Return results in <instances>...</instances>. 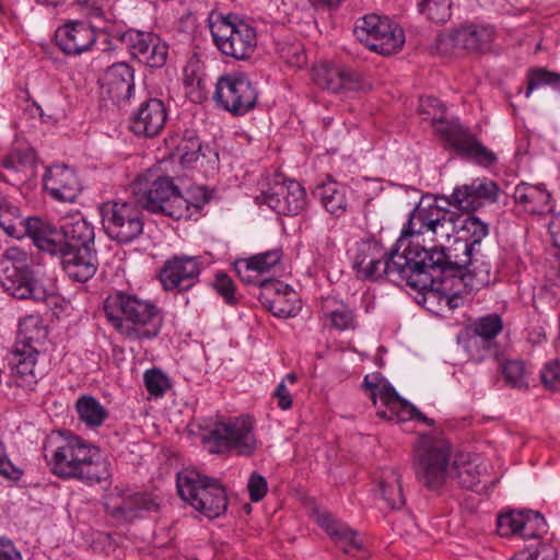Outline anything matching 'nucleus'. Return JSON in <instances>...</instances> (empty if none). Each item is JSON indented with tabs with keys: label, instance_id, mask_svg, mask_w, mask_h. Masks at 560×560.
<instances>
[{
	"label": "nucleus",
	"instance_id": "obj_15",
	"mask_svg": "<svg viewBox=\"0 0 560 560\" xmlns=\"http://www.w3.org/2000/svg\"><path fill=\"white\" fill-rule=\"evenodd\" d=\"M131 56L150 68H161L165 65L168 46L152 33L128 31L122 35Z\"/></svg>",
	"mask_w": 560,
	"mask_h": 560
},
{
	"label": "nucleus",
	"instance_id": "obj_17",
	"mask_svg": "<svg viewBox=\"0 0 560 560\" xmlns=\"http://www.w3.org/2000/svg\"><path fill=\"white\" fill-rule=\"evenodd\" d=\"M167 144L173 148L172 155L178 158L185 167H194L198 162L203 165V161L214 167L219 161L218 152L203 144L194 130H185L183 137H172Z\"/></svg>",
	"mask_w": 560,
	"mask_h": 560
},
{
	"label": "nucleus",
	"instance_id": "obj_33",
	"mask_svg": "<svg viewBox=\"0 0 560 560\" xmlns=\"http://www.w3.org/2000/svg\"><path fill=\"white\" fill-rule=\"evenodd\" d=\"M485 470L486 467L480 465L478 457L462 454L454 460L453 477L463 488L479 491L485 488L480 486Z\"/></svg>",
	"mask_w": 560,
	"mask_h": 560
},
{
	"label": "nucleus",
	"instance_id": "obj_48",
	"mask_svg": "<svg viewBox=\"0 0 560 560\" xmlns=\"http://www.w3.org/2000/svg\"><path fill=\"white\" fill-rule=\"evenodd\" d=\"M558 551L551 544H528L512 560H557Z\"/></svg>",
	"mask_w": 560,
	"mask_h": 560
},
{
	"label": "nucleus",
	"instance_id": "obj_38",
	"mask_svg": "<svg viewBox=\"0 0 560 560\" xmlns=\"http://www.w3.org/2000/svg\"><path fill=\"white\" fill-rule=\"evenodd\" d=\"M79 420L89 429H97L108 418V410L92 395H81L74 405Z\"/></svg>",
	"mask_w": 560,
	"mask_h": 560
},
{
	"label": "nucleus",
	"instance_id": "obj_19",
	"mask_svg": "<svg viewBox=\"0 0 560 560\" xmlns=\"http://www.w3.org/2000/svg\"><path fill=\"white\" fill-rule=\"evenodd\" d=\"M312 78L319 88L334 94L348 95L361 89L359 75L340 66L326 63L315 66Z\"/></svg>",
	"mask_w": 560,
	"mask_h": 560
},
{
	"label": "nucleus",
	"instance_id": "obj_51",
	"mask_svg": "<svg viewBox=\"0 0 560 560\" xmlns=\"http://www.w3.org/2000/svg\"><path fill=\"white\" fill-rule=\"evenodd\" d=\"M523 513L524 512H506L500 514L497 518V533L501 537L518 535Z\"/></svg>",
	"mask_w": 560,
	"mask_h": 560
},
{
	"label": "nucleus",
	"instance_id": "obj_28",
	"mask_svg": "<svg viewBox=\"0 0 560 560\" xmlns=\"http://www.w3.org/2000/svg\"><path fill=\"white\" fill-rule=\"evenodd\" d=\"M513 198L534 214H547L553 210L551 195L544 185L521 183L514 188Z\"/></svg>",
	"mask_w": 560,
	"mask_h": 560
},
{
	"label": "nucleus",
	"instance_id": "obj_46",
	"mask_svg": "<svg viewBox=\"0 0 560 560\" xmlns=\"http://www.w3.org/2000/svg\"><path fill=\"white\" fill-rule=\"evenodd\" d=\"M417 5L419 12L434 23H445L452 15V0H418Z\"/></svg>",
	"mask_w": 560,
	"mask_h": 560
},
{
	"label": "nucleus",
	"instance_id": "obj_1",
	"mask_svg": "<svg viewBox=\"0 0 560 560\" xmlns=\"http://www.w3.org/2000/svg\"><path fill=\"white\" fill-rule=\"evenodd\" d=\"M419 271L431 280L424 288H413L422 293L424 301H439L448 310L464 303L466 294L478 291L490 283V264L486 259L462 258L444 247L420 250Z\"/></svg>",
	"mask_w": 560,
	"mask_h": 560
},
{
	"label": "nucleus",
	"instance_id": "obj_7",
	"mask_svg": "<svg viewBox=\"0 0 560 560\" xmlns=\"http://www.w3.org/2000/svg\"><path fill=\"white\" fill-rule=\"evenodd\" d=\"M132 195L137 202L152 213H161L180 219L188 211V201L182 195L174 178L160 175L156 171H147L132 184Z\"/></svg>",
	"mask_w": 560,
	"mask_h": 560
},
{
	"label": "nucleus",
	"instance_id": "obj_26",
	"mask_svg": "<svg viewBox=\"0 0 560 560\" xmlns=\"http://www.w3.org/2000/svg\"><path fill=\"white\" fill-rule=\"evenodd\" d=\"M317 523L342 552L357 556L362 550L363 542L358 532L336 520L330 513L318 514Z\"/></svg>",
	"mask_w": 560,
	"mask_h": 560
},
{
	"label": "nucleus",
	"instance_id": "obj_47",
	"mask_svg": "<svg viewBox=\"0 0 560 560\" xmlns=\"http://www.w3.org/2000/svg\"><path fill=\"white\" fill-rule=\"evenodd\" d=\"M27 268L32 267L30 266V256L25 250L15 246L4 250L0 259V276L9 273L11 269L18 271Z\"/></svg>",
	"mask_w": 560,
	"mask_h": 560
},
{
	"label": "nucleus",
	"instance_id": "obj_63",
	"mask_svg": "<svg viewBox=\"0 0 560 560\" xmlns=\"http://www.w3.org/2000/svg\"><path fill=\"white\" fill-rule=\"evenodd\" d=\"M86 14L90 19V27L94 31V28L103 30V22H107L108 19L105 16V12L102 8L96 4H90L86 9Z\"/></svg>",
	"mask_w": 560,
	"mask_h": 560
},
{
	"label": "nucleus",
	"instance_id": "obj_57",
	"mask_svg": "<svg viewBox=\"0 0 560 560\" xmlns=\"http://www.w3.org/2000/svg\"><path fill=\"white\" fill-rule=\"evenodd\" d=\"M144 88L147 94L145 97L140 102V105H151L152 103H155V105H165V103L168 102V100L163 97V91L161 86H159L152 78L145 79Z\"/></svg>",
	"mask_w": 560,
	"mask_h": 560
},
{
	"label": "nucleus",
	"instance_id": "obj_12",
	"mask_svg": "<svg viewBox=\"0 0 560 560\" xmlns=\"http://www.w3.org/2000/svg\"><path fill=\"white\" fill-rule=\"evenodd\" d=\"M210 27L214 44L222 54L245 60L255 51L256 30L247 22L226 16L213 22Z\"/></svg>",
	"mask_w": 560,
	"mask_h": 560
},
{
	"label": "nucleus",
	"instance_id": "obj_9",
	"mask_svg": "<svg viewBox=\"0 0 560 560\" xmlns=\"http://www.w3.org/2000/svg\"><path fill=\"white\" fill-rule=\"evenodd\" d=\"M142 209L136 198L104 202L100 207L104 232L117 243H131L143 232Z\"/></svg>",
	"mask_w": 560,
	"mask_h": 560
},
{
	"label": "nucleus",
	"instance_id": "obj_40",
	"mask_svg": "<svg viewBox=\"0 0 560 560\" xmlns=\"http://www.w3.org/2000/svg\"><path fill=\"white\" fill-rule=\"evenodd\" d=\"M36 217L23 219L20 209L7 199L0 201V228L9 236L21 238L24 234L28 236L26 222Z\"/></svg>",
	"mask_w": 560,
	"mask_h": 560
},
{
	"label": "nucleus",
	"instance_id": "obj_36",
	"mask_svg": "<svg viewBox=\"0 0 560 560\" xmlns=\"http://www.w3.org/2000/svg\"><path fill=\"white\" fill-rule=\"evenodd\" d=\"M160 504L154 498L149 494L136 493L121 501V503L114 505L110 513L117 520L132 521L140 517L142 512L158 511Z\"/></svg>",
	"mask_w": 560,
	"mask_h": 560
},
{
	"label": "nucleus",
	"instance_id": "obj_20",
	"mask_svg": "<svg viewBox=\"0 0 560 560\" xmlns=\"http://www.w3.org/2000/svg\"><path fill=\"white\" fill-rule=\"evenodd\" d=\"M0 282L5 292L19 300H33L43 302L47 298V290L32 268L9 270L0 276Z\"/></svg>",
	"mask_w": 560,
	"mask_h": 560
},
{
	"label": "nucleus",
	"instance_id": "obj_50",
	"mask_svg": "<svg viewBox=\"0 0 560 560\" xmlns=\"http://www.w3.org/2000/svg\"><path fill=\"white\" fill-rule=\"evenodd\" d=\"M282 257L281 249H271L265 253H259L247 258L250 265L255 268L256 273L261 276L265 272L270 271L277 266Z\"/></svg>",
	"mask_w": 560,
	"mask_h": 560
},
{
	"label": "nucleus",
	"instance_id": "obj_49",
	"mask_svg": "<svg viewBox=\"0 0 560 560\" xmlns=\"http://www.w3.org/2000/svg\"><path fill=\"white\" fill-rule=\"evenodd\" d=\"M5 168H13L16 172L30 171L36 166V154L33 149L16 150L3 161Z\"/></svg>",
	"mask_w": 560,
	"mask_h": 560
},
{
	"label": "nucleus",
	"instance_id": "obj_31",
	"mask_svg": "<svg viewBox=\"0 0 560 560\" xmlns=\"http://www.w3.org/2000/svg\"><path fill=\"white\" fill-rule=\"evenodd\" d=\"M62 243L71 244L73 247L95 248L94 228L82 217H73L63 222L58 229Z\"/></svg>",
	"mask_w": 560,
	"mask_h": 560
},
{
	"label": "nucleus",
	"instance_id": "obj_42",
	"mask_svg": "<svg viewBox=\"0 0 560 560\" xmlns=\"http://www.w3.org/2000/svg\"><path fill=\"white\" fill-rule=\"evenodd\" d=\"M546 86L560 92V73L544 67L529 68L526 73L525 96L529 97L534 91Z\"/></svg>",
	"mask_w": 560,
	"mask_h": 560
},
{
	"label": "nucleus",
	"instance_id": "obj_37",
	"mask_svg": "<svg viewBox=\"0 0 560 560\" xmlns=\"http://www.w3.org/2000/svg\"><path fill=\"white\" fill-rule=\"evenodd\" d=\"M313 194L332 215L340 217L346 212V190L338 182L329 178L327 182L318 184Z\"/></svg>",
	"mask_w": 560,
	"mask_h": 560
},
{
	"label": "nucleus",
	"instance_id": "obj_61",
	"mask_svg": "<svg viewBox=\"0 0 560 560\" xmlns=\"http://www.w3.org/2000/svg\"><path fill=\"white\" fill-rule=\"evenodd\" d=\"M211 199L210 191L203 186L194 187L189 191L188 207L192 206L196 209H201L206 203H208Z\"/></svg>",
	"mask_w": 560,
	"mask_h": 560
},
{
	"label": "nucleus",
	"instance_id": "obj_64",
	"mask_svg": "<svg viewBox=\"0 0 560 560\" xmlns=\"http://www.w3.org/2000/svg\"><path fill=\"white\" fill-rule=\"evenodd\" d=\"M0 560H22L20 552L10 539L0 538Z\"/></svg>",
	"mask_w": 560,
	"mask_h": 560
},
{
	"label": "nucleus",
	"instance_id": "obj_52",
	"mask_svg": "<svg viewBox=\"0 0 560 560\" xmlns=\"http://www.w3.org/2000/svg\"><path fill=\"white\" fill-rule=\"evenodd\" d=\"M147 390L155 396H162L170 386L168 378L159 370L152 369L144 373Z\"/></svg>",
	"mask_w": 560,
	"mask_h": 560
},
{
	"label": "nucleus",
	"instance_id": "obj_54",
	"mask_svg": "<svg viewBox=\"0 0 560 560\" xmlns=\"http://www.w3.org/2000/svg\"><path fill=\"white\" fill-rule=\"evenodd\" d=\"M213 287L226 303L234 304L236 302L234 283L226 273H218L214 278Z\"/></svg>",
	"mask_w": 560,
	"mask_h": 560
},
{
	"label": "nucleus",
	"instance_id": "obj_60",
	"mask_svg": "<svg viewBox=\"0 0 560 560\" xmlns=\"http://www.w3.org/2000/svg\"><path fill=\"white\" fill-rule=\"evenodd\" d=\"M380 398L382 402L389 409L394 404H397L401 398L396 389L385 380L381 383L376 390V398Z\"/></svg>",
	"mask_w": 560,
	"mask_h": 560
},
{
	"label": "nucleus",
	"instance_id": "obj_56",
	"mask_svg": "<svg viewBox=\"0 0 560 560\" xmlns=\"http://www.w3.org/2000/svg\"><path fill=\"white\" fill-rule=\"evenodd\" d=\"M235 270L243 282L256 284L260 288V282H262L264 279H260L259 273H256L255 268L247 258L237 260L235 262Z\"/></svg>",
	"mask_w": 560,
	"mask_h": 560
},
{
	"label": "nucleus",
	"instance_id": "obj_39",
	"mask_svg": "<svg viewBox=\"0 0 560 560\" xmlns=\"http://www.w3.org/2000/svg\"><path fill=\"white\" fill-rule=\"evenodd\" d=\"M490 349V315L481 317L469 329L467 350L475 360H483Z\"/></svg>",
	"mask_w": 560,
	"mask_h": 560
},
{
	"label": "nucleus",
	"instance_id": "obj_58",
	"mask_svg": "<svg viewBox=\"0 0 560 560\" xmlns=\"http://www.w3.org/2000/svg\"><path fill=\"white\" fill-rule=\"evenodd\" d=\"M247 488L250 500L253 502H259L267 493V481L261 475L253 472L249 477Z\"/></svg>",
	"mask_w": 560,
	"mask_h": 560
},
{
	"label": "nucleus",
	"instance_id": "obj_11",
	"mask_svg": "<svg viewBox=\"0 0 560 560\" xmlns=\"http://www.w3.org/2000/svg\"><path fill=\"white\" fill-rule=\"evenodd\" d=\"M450 455L451 447L447 442L428 435L421 436L415 460L418 480L429 489L442 486L447 476Z\"/></svg>",
	"mask_w": 560,
	"mask_h": 560
},
{
	"label": "nucleus",
	"instance_id": "obj_27",
	"mask_svg": "<svg viewBox=\"0 0 560 560\" xmlns=\"http://www.w3.org/2000/svg\"><path fill=\"white\" fill-rule=\"evenodd\" d=\"M39 352L13 348L9 358L11 376L19 387L33 388L37 382L36 357Z\"/></svg>",
	"mask_w": 560,
	"mask_h": 560
},
{
	"label": "nucleus",
	"instance_id": "obj_41",
	"mask_svg": "<svg viewBox=\"0 0 560 560\" xmlns=\"http://www.w3.org/2000/svg\"><path fill=\"white\" fill-rule=\"evenodd\" d=\"M489 37L490 31L487 26L468 25L455 31L453 37H444L442 42L455 40L458 47L476 51Z\"/></svg>",
	"mask_w": 560,
	"mask_h": 560
},
{
	"label": "nucleus",
	"instance_id": "obj_59",
	"mask_svg": "<svg viewBox=\"0 0 560 560\" xmlns=\"http://www.w3.org/2000/svg\"><path fill=\"white\" fill-rule=\"evenodd\" d=\"M26 113L30 116L38 115L43 122L45 124H56L60 118L65 116L63 109L61 107H28Z\"/></svg>",
	"mask_w": 560,
	"mask_h": 560
},
{
	"label": "nucleus",
	"instance_id": "obj_43",
	"mask_svg": "<svg viewBox=\"0 0 560 560\" xmlns=\"http://www.w3.org/2000/svg\"><path fill=\"white\" fill-rule=\"evenodd\" d=\"M548 532V525L545 517L533 511L523 513L518 536L525 540H532L529 544H544L540 541Z\"/></svg>",
	"mask_w": 560,
	"mask_h": 560
},
{
	"label": "nucleus",
	"instance_id": "obj_24",
	"mask_svg": "<svg viewBox=\"0 0 560 560\" xmlns=\"http://www.w3.org/2000/svg\"><path fill=\"white\" fill-rule=\"evenodd\" d=\"M56 44L66 55H80L91 48L95 32L84 22H70L56 31Z\"/></svg>",
	"mask_w": 560,
	"mask_h": 560
},
{
	"label": "nucleus",
	"instance_id": "obj_62",
	"mask_svg": "<svg viewBox=\"0 0 560 560\" xmlns=\"http://www.w3.org/2000/svg\"><path fill=\"white\" fill-rule=\"evenodd\" d=\"M185 95L194 105H201L207 100V93L201 86L200 81H198L197 84H187L185 86Z\"/></svg>",
	"mask_w": 560,
	"mask_h": 560
},
{
	"label": "nucleus",
	"instance_id": "obj_4",
	"mask_svg": "<svg viewBox=\"0 0 560 560\" xmlns=\"http://www.w3.org/2000/svg\"><path fill=\"white\" fill-rule=\"evenodd\" d=\"M44 456L51 472L61 479L98 483L110 476L109 463L100 448L77 435L48 436Z\"/></svg>",
	"mask_w": 560,
	"mask_h": 560
},
{
	"label": "nucleus",
	"instance_id": "obj_5",
	"mask_svg": "<svg viewBox=\"0 0 560 560\" xmlns=\"http://www.w3.org/2000/svg\"><path fill=\"white\" fill-rule=\"evenodd\" d=\"M104 312L113 327L132 340L152 339L160 334L163 316L151 301L136 294L116 292L104 301Z\"/></svg>",
	"mask_w": 560,
	"mask_h": 560
},
{
	"label": "nucleus",
	"instance_id": "obj_34",
	"mask_svg": "<svg viewBox=\"0 0 560 560\" xmlns=\"http://www.w3.org/2000/svg\"><path fill=\"white\" fill-rule=\"evenodd\" d=\"M322 314L325 326L337 330L354 328V314L343 302L335 298H325L322 302Z\"/></svg>",
	"mask_w": 560,
	"mask_h": 560
},
{
	"label": "nucleus",
	"instance_id": "obj_13",
	"mask_svg": "<svg viewBox=\"0 0 560 560\" xmlns=\"http://www.w3.org/2000/svg\"><path fill=\"white\" fill-rule=\"evenodd\" d=\"M354 35L371 50L389 56L398 51L405 43L401 27L389 19L369 14L358 20Z\"/></svg>",
	"mask_w": 560,
	"mask_h": 560
},
{
	"label": "nucleus",
	"instance_id": "obj_45",
	"mask_svg": "<svg viewBox=\"0 0 560 560\" xmlns=\"http://www.w3.org/2000/svg\"><path fill=\"white\" fill-rule=\"evenodd\" d=\"M502 375L508 385L516 389L528 388L526 365L521 360H508L500 364Z\"/></svg>",
	"mask_w": 560,
	"mask_h": 560
},
{
	"label": "nucleus",
	"instance_id": "obj_53",
	"mask_svg": "<svg viewBox=\"0 0 560 560\" xmlns=\"http://www.w3.org/2000/svg\"><path fill=\"white\" fill-rule=\"evenodd\" d=\"M542 385L550 390H560V361H548L540 371Z\"/></svg>",
	"mask_w": 560,
	"mask_h": 560
},
{
	"label": "nucleus",
	"instance_id": "obj_16",
	"mask_svg": "<svg viewBox=\"0 0 560 560\" xmlns=\"http://www.w3.org/2000/svg\"><path fill=\"white\" fill-rule=\"evenodd\" d=\"M201 266L197 257L174 256L167 259L160 271V281L165 290L187 291L198 281Z\"/></svg>",
	"mask_w": 560,
	"mask_h": 560
},
{
	"label": "nucleus",
	"instance_id": "obj_10",
	"mask_svg": "<svg viewBox=\"0 0 560 560\" xmlns=\"http://www.w3.org/2000/svg\"><path fill=\"white\" fill-rule=\"evenodd\" d=\"M202 442L212 454L235 451L238 455L249 456L257 447L252 422L243 417L218 423L202 436Z\"/></svg>",
	"mask_w": 560,
	"mask_h": 560
},
{
	"label": "nucleus",
	"instance_id": "obj_25",
	"mask_svg": "<svg viewBox=\"0 0 560 560\" xmlns=\"http://www.w3.org/2000/svg\"><path fill=\"white\" fill-rule=\"evenodd\" d=\"M458 233L460 236L455 242L454 252L462 250V258H486L480 253V243L488 234V224L482 222L476 215H468L465 218L458 226ZM452 252V249H450Z\"/></svg>",
	"mask_w": 560,
	"mask_h": 560
},
{
	"label": "nucleus",
	"instance_id": "obj_8",
	"mask_svg": "<svg viewBox=\"0 0 560 560\" xmlns=\"http://www.w3.org/2000/svg\"><path fill=\"white\" fill-rule=\"evenodd\" d=\"M177 489L184 501L208 518L219 517L228 508L225 489L218 480L195 470L177 474Z\"/></svg>",
	"mask_w": 560,
	"mask_h": 560
},
{
	"label": "nucleus",
	"instance_id": "obj_22",
	"mask_svg": "<svg viewBox=\"0 0 560 560\" xmlns=\"http://www.w3.org/2000/svg\"><path fill=\"white\" fill-rule=\"evenodd\" d=\"M45 190L61 202H74L81 191L80 180L67 165H55L43 177Z\"/></svg>",
	"mask_w": 560,
	"mask_h": 560
},
{
	"label": "nucleus",
	"instance_id": "obj_2",
	"mask_svg": "<svg viewBox=\"0 0 560 560\" xmlns=\"http://www.w3.org/2000/svg\"><path fill=\"white\" fill-rule=\"evenodd\" d=\"M490 199V186L486 178H475L468 184L458 185L450 196L440 198L422 197L409 214L401 230L402 236H419L425 233L450 237L457 229L454 214L439 202L452 206L464 212H475Z\"/></svg>",
	"mask_w": 560,
	"mask_h": 560
},
{
	"label": "nucleus",
	"instance_id": "obj_29",
	"mask_svg": "<svg viewBox=\"0 0 560 560\" xmlns=\"http://www.w3.org/2000/svg\"><path fill=\"white\" fill-rule=\"evenodd\" d=\"M276 195H283L284 200L273 201L275 211L284 215H296L306 207V192L295 180H276Z\"/></svg>",
	"mask_w": 560,
	"mask_h": 560
},
{
	"label": "nucleus",
	"instance_id": "obj_30",
	"mask_svg": "<svg viewBox=\"0 0 560 560\" xmlns=\"http://www.w3.org/2000/svg\"><path fill=\"white\" fill-rule=\"evenodd\" d=\"M48 330L38 315H27L19 324L15 348L39 352Z\"/></svg>",
	"mask_w": 560,
	"mask_h": 560
},
{
	"label": "nucleus",
	"instance_id": "obj_21",
	"mask_svg": "<svg viewBox=\"0 0 560 560\" xmlns=\"http://www.w3.org/2000/svg\"><path fill=\"white\" fill-rule=\"evenodd\" d=\"M295 295V292L280 280L265 279L260 282L259 301L275 316H295L298 307L292 302Z\"/></svg>",
	"mask_w": 560,
	"mask_h": 560
},
{
	"label": "nucleus",
	"instance_id": "obj_35",
	"mask_svg": "<svg viewBox=\"0 0 560 560\" xmlns=\"http://www.w3.org/2000/svg\"><path fill=\"white\" fill-rule=\"evenodd\" d=\"M376 482L377 491L389 509L399 510L405 505L406 500L402 493L401 479L396 469H382Z\"/></svg>",
	"mask_w": 560,
	"mask_h": 560
},
{
	"label": "nucleus",
	"instance_id": "obj_32",
	"mask_svg": "<svg viewBox=\"0 0 560 560\" xmlns=\"http://www.w3.org/2000/svg\"><path fill=\"white\" fill-rule=\"evenodd\" d=\"M166 118L165 107H139L131 119L130 129L135 135L153 137L164 127Z\"/></svg>",
	"mask_w": 560,
	"mask_h": 560
},
{
	"label": "nucleus",
	"instance_id": "obj_55",
	"mask_svg": "<svg viewBox=\"0 0 560 560\" xmlns=\"http://www.w3.org/2000/svg\"><path fill=\"white\" fill-rule=\"evenodd\" d=\"M0 475L13 481L20 480L23 476V470L9 459L2 442H0Z\"/></svg>",
	"mask_w": 560,
	"mask_h": 560
},
{
	"label": "nucleus",
	"instance_id": "obj_18",
	"mask_svg": "<svg viewBox=\"0 0 560 560\" xmlns=\"http://www.w3.org/2000/svg\"><path fill=\"white\" fill-rule=\"evenodd\" d=\"M132 90L133 69L126 62H118L106 70L100 95L104 105H119L130 100Z\"/></svg>",
	"mask_w": 560,
	"mask_h": 560
},
{
	"label": "nucleus",
	"instance_id": "obj_44",
	"mask_svg": "<svg viewBox=\"0 0 560 560\" xmlns=\"http://www.w3.org/2000/svg\"><path fill=\"white\" fill-rule=\"evenodd\" d=\"M377 416L389 420L396 418L397 421L418 420L429 425L433 424L432 419L425 417L413 405L404 398H400L399 401L394 404L388 410L377 411Z\"/></svg>",
	"mask_w": 560,
	"mask_h": 560
},
{
	"label": "nucleus",
	"instance_id": "obj_3",
	"mask_svg": "<svg viewBox=\"0 0 560 560\" xmlns=\"http://www.w3.org/2000/svg\"><path fill=\"white\" fill-rule=\"evenodd\" d=\"M408 237L400 234L397 249L389 254L376 242H362L358 246L353 268L360 277L372 281L386 279L395 284L405 282L411 289L424 288L431 280L418 269L423 264L420 260V250L423 247L406 244Z\"/></svg>",
	"mask_w": 560,
	"mask_h": 560
},
{
	"label": "nucleus",
	"instance_id": "obj_14",
	"mask_svg": "<svg viewBox=\"0 0 560 560\" xmlns=\"http://www.w3.org/2000/svg\"><path fill=\"white\" fill-rule=\"evenodd\" d=\"M433 128L445 141L446 145L458 155L474 160L479 164L487 165L490 162V151L457 118L451 120L444 118L435 119Z\"/></svg>",
	"mask_w": 560,
	"mask_h": 560
},
{
	"label": "nucleus",
	"instance_id": "obj_6",
	"mask_svg": "<svg viewBox=\"0 0 560 560\" xmlns=\"http://www.w3.org/2000/svg\"><path fill=\"white\" fill-rule=\"evenodd\" d=\"M26 230L34 245L40 252L60 260L62 269L69 278L85 282L95 275L98 267L95 248L73 247L71 244L62 243L57 226L42 219L28 220Z\"/></svg>",
	"mask_w": 560,
	"mask_h": 560
},
{
	"label": "nucleus",
	"instance_id": "obj_23",
	"mask_svg": "<svg viewBox=\"0 0 560 560\" xmlns=\"http://www.w3.org/2000/svg\"><path fill=\"white\" fill-rule=\"evenodd\" d=\"M257 91L245 77H222L215 84L214 100L221 105H256Z\"/></svg>",
	"mask_w": 560,
	"mask_h": 560
}]
</instances>
